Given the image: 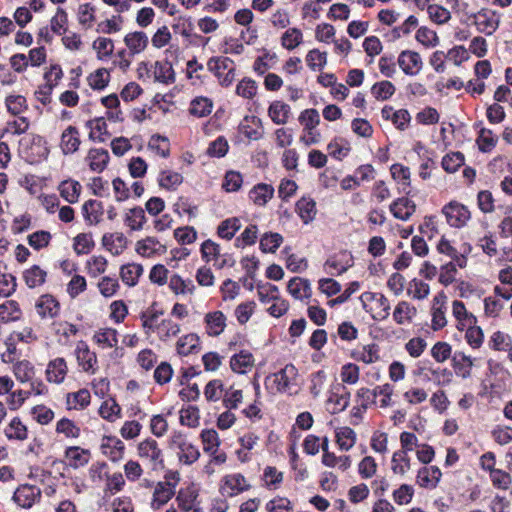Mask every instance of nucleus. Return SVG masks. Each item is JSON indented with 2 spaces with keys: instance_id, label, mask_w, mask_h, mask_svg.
<instances>
[{
  "instance_id": "nucleus-1",
  "label": "nucleus",
  "mask_w": 512,
  "mask_h": 512,
  "mask_svg": "<svg viewBox=\"0 0 512 512\" xmlns=\"http://www.w3.org/2000/svg\"><path fill=\"white\" fill-rule=\"evenodd\" d=\"M364 310L377 321L389 316L390 305L388 299L381 293L364 292L359 297Z\"/></svg>"
},
{
  "instance_id": "nucleus-2",
  "label": "nucleus",
  "mask_w": 512,
  "mask_h": 512,
  "mask_svg": "<svg viewBox=\"0 0 512 512\" xmlns=\"http://www.w3.org/2000/svg\"><path fill=\"white\" fill-rule=\"evenodd\" d=\"M208 70L218 79L220 85L230 86L235 79L234 62L228 57H213L207 63Z\"/></svg>"
},
{
  "instance_id": "nucleus-3",
  "label": "nucleus",
  "mask_w": 512,
  "mask_h": 512,
  "mask_svg": "<svg viewBox=\"0 0 512 512\" xmlns=\"http://www.w3.org/2000/svg\"><path fill=\"white\" fill-rule=\"evenodd\" d=\"M171 447L177 449L180 462L191 465L200 457L199 449L188 442L181 433H174L171 437Z\"/></svg>"
},
{
  "instance_id": "nucleus-4",
  "label": "nucleus",
  "mask_w": 512,
  "mask_h": 512,
  "mask_svg": "<svg viewBox=\"0 0 512 512\" xmlns=\"http://www.w3.org/2000/svg\"><path fill=\"white\" fill-rule=\"evenodd\" d=\"M393 385L386 383L384 385L376 386L373 390L368 388H360L357 391V397L361 401V405L365 406L367 403L375 402L378 394H383V398L380 399V407L386 408L392 405L391 396L393 394Z\"/></svg>"
},
{
  "instance_id": "nucleus-5",
  "label": "nucleus",
  "mask_w": 512,
  "mask_h": 512,
  "mask_svg": "<svg viewBox=\"0 0 512 512\" xmlns=\"http://www.w3.org/2000/svg\"><path fill=\"white\" fill-rule=\"evenodd\" d=\"M447 223L454 228H462L470 220L471 214L468 208L457 202L451 201L442 208Z\"/></svg>"
},
{
  "instance_id": "nucleus-6",
  "label": "nucleus",
  "mask_w": 512,
  "mask_h": 512,
  "mask_svg": "<svg viewBox=\"0 0 512 512\" xmlns=\"http://www.w3.org/2000/svg\"><path fill=\"white\" fill-rule=\"evenodd\" d=\"M474 24L477 30L486 35H492L498 28L500 20L495 12L482 9L478 13L473 15Z\"/></svg>"
},
{
  "instance_id": "nucleus-7",
  "label": "nucleus",
  "mask_w": 512,
  "mask_h": 512,
  "mask_svg": "<svg viewBox=\"0 0 512 512\" xmlns=\"http://www.w3.org/2000/svg\"><path fill=\"white\" fill-rule=\"evenodd\" d=\"M249 484L245 477L239 473L226 475L222 479L220 491L226 497H233L247 490Z\"/></svg>"
},
{
  "instance_id": "nucleus-8",
  "label": "nucleus",
  "mask_w": 512,
  "mask_h": 512,
  "mask_svg": "<svg viewBox=\"0 0 512 512\" xmlns=\"http://www.w3.org/2000/svg\"><path fill=\"white\" fill-rule=\"evenodd\" d=\"M75 356L78 365L84 372L91 374L95 373L97 368V357L96 354L89 349L85 342L80 341L77 343L75 348Z\"/></svg>"
},
{
  "instance_id": "nucleus-9",
  "label": "nucleus",
  "mask_w": 512,
  "mask_h": 512,
  "mask_svg": "<svg viewBox=\"0 0 512 512\" xmlns=\"http://www.w3.org/2000/svg\"><path fill=\"white\" fill-rule=\"evenodd\" d=\"M41 497V490L34 485H22L13 495L14 502L22 508H30Z\"/></svg>"
},
{
  "instance_id": "nucleus-10",
  "label": "nucleus",
  "mask_w": 512,
  "mask_h": 512,
  "mask_svg": "<svg viewBox=\"0 0 512 512\" xmlns=\"http://www.w3.org/2000/svg\"><path fill=\"white\" fill-rule=\"evenodd\" d=\"M138 454L151 465L152 469H156L157 466L162 463V453L155 440L146 439L140 442L138 445Z\"/></svg>"
},
{
  "instance_id": "nucleus-11",
  "label": "nucleus",
  "mask_w": 512,
  "mask_h": 512,
  "mask_svg": "<svg viewBox=\"0 0 512 512\" xmlns=\"http://www.w3.org/2000/svg\"><path fill=\"white\" fill-rule=\"evenodd\" d=\"M100 449L103 455L113 462H118L124 457L125 445L115 436H105L102 439Z\"/></svg>"
},
{
  "instance_id": "nucleus-12",
  "label": "nucleus",
  "mask_w": 512,
  "mask_h": 512,
  "mask_svg": "<svg viewBox=\"0 0 512 512\" xmlns=\"http://www.w3.org/2000/svg\"><path fill=\"white\" fill-rule=\"evenodd\" d=\"M123 42L130 54V56L138 55L144 52L149 44V38L147 34L143 31H133L127 33Z\"/></svg>"
},
{
  "instance_id": "nucleus-13",
  "label": "nucleus",
  "mask_w": 512,
  "mask_h": 512,
  "mask_svg": "<svg viewBox=\"0 0 512 512\" xmlns=\"http://www.w3.org/2000/svg\"><path fill=\"white\" fill-rule=\"evenodd\" d=\"M81 139L75 126H68L61 134L60 149L64 155L74 154L79 150Z\"/></svg>"
},
{
  "instance_id": "nucleus-14",
  "label": "nucleus",
  "mask_w": 512,
  "mask_h": 512,
  "mask_svg": "<svg viewBox=\"0 0 512 512\" xmlns=\"http://www.w3.org/2000/svg\"><path fill=\"white\" fill-rule=\"evenodd\" d=\"M398 65L406 75H416L422 68V59L417 52L402 51L398 56Z\"/></svg>"
},
{
  "instance_id": "nucleus-15",
  "label": "nucleus",
  "mask_w": 512,
  "mask_h": 512,
  "mask_svg": "<svg viewBox=\"0 0 512 512\" xmlns=\"http://www.w3.org/2000/svg\"><path fill=\"white\" fill-rule=\"evenodd\" d=\"M350 402V392L342 384H336L330 391L328 404L333 405L331 413L344 411Z\"/></svg>"
},
{
  "instance_id": "nucleus-16",
  "label": "nucleus",
  "mask_w": 512,
  "mask_h": 512,
  "mask_svg": "<svg viewBox=\"0 0 512 512\" xmlns=\"http://www.w3.org/2000/svg\"><path fill=\"white\" fill-rule=\"evenodd\" d=\"M109 153L102 148H91L86 157L85 163L89 166L90 170L95 173H101L109 163Z\"/></svg>"
},
{
  "instance_id": "nucleus-17",
  "label": "nucleus",
  "mask_w": 512,
  "mask_h": 512,
  "mask_svg": "<svg viewBox=\"0 0 512 512\" xmlns=\"http://www.w3.org/2000/svg\"><path fill=\"white\" fill-rule=\"evenodd\" d=\"M35 309L41 318H54L59 313L60 305L52 295L45 294L36 301Z\"/></svg>"
},
{
  "instance_id": "nucleus-18",
  "label": "nucleus",
  "mask_w": 512,
  "mask_h": 512,
  "mask_svg": "<svg viewBox=\"0 0 512 512\" xmlns=\"http://www.w3.org/2000/svg\"><path fill=\"white\" fill-rule=\"evenodd\" d=\"M68 366L64 358L58 357L47 364L46 378L50 383L60 384L64 381Z\"/></svg>"
},
{
  "instance_id": "nucleus-19",
  "label": "nucleus",
  "mask_w": 512,
  "mask_h": 512,
  "mask_svg": "<svg viewBox=\"0 0 512 512\" xmlns=\"http://www.w3.org/2000/svg\"><path fill=\"white\" fill-rule=\"evenodd\" d=\"M441 476V470L437 466L422 467L417 473V484L422 488L434 489Z\"/></svg>"
},
{
  "instance_id": "nucleus-20",
  "label": "nucleus",
  "mask_w": 512,
  "mask_h": 512,
  "mask_svg": "<svg viewBox=\"0 0 512 512\" xmlns=\"http://www.w3.org/2000/svg\"><path fill=\"white\" fill-rule=\"evenodd\" d=\"M65 459L71 468L78 469L89 463L91 453L89 450L79 446H72L65 450Z\"/></svg>"
},
{
  "instance_id": "nucleus-21",
  "label": "nucleus",
  "mask_w": 512,
  "mask_h": 512,
  "mask_svg": "<svg viewBox=\"0 0 512 512\" xmlns=\"http://www.w3.org/2000/svg\"><path fill=\"white\" fill-rule=\"evenodd\" d=\"M154 81L168 84L175 80L174 70L168 61H156L151 65V75Z\"/></svg>"
},
{
  "instance_id": "nucleus-22",
  "label": "nucleus",
  "mask_w": 512,
  "mask_h": 512,
  "mask_svg": "<svg viewBox=\"0 0 512 512\" xmlns=\"http://www.w3.org/2000/svg\"><path fill=\"white\" fill-rule=\"evenodd\" d=\"M86 126L89 129L90 140L103 143L109 139L108 125L104 118L91 119L86 123Z\"/></svg>"
},
{
  "instance_id": "nucleus-23",
  "label": "nucleus",
  "mask_w": 512,
  "mask_h": 512,
  "mask_svg": "<svg viewBox=\"0 0 512 512\" xmlns=\"http://www.w3.org/2000/svg\"><path fill=\"white\" fill-rule=\"evenodd\" d=\"M415 210V203L406 197L398 198L390 205L393 216L404 221L408 220Z\"/></svg>"
},
{
  "instance_id": "nucleus-24",
  "label": "nucleus",
  "mask_w": 512,
  "mask_h": 512,
  "mask_svg": "<svg viewBox=\"0 0 512 512\" xmlns=\"http://www.w3.org/2000/svg\"><path fill=\"white\" fill-rule=\"evenodd\" d=\"M58 191L63 199L68 203H77L82 191L81 184L73 179L62 181L58 186Z\"/></svg>"
},
{
  "instance_id": "nucleus-25",
  "label": "nucleus",
  "mask_w": 512,
  "mask_h": 512,
  "mask_svg": "<svg viewBox=\"0 0 512 512\" xmlns=\"http://www.w3.org/2000/svg\"><path fill=\"white\" fill-rule=\"evenodd\" d=\"M3 432L9 440L23 441L28 437V430L26 425L17 416L13 417L9 421Z\"/></svg>"
},
{
  "instance_id": "nucleus-26",
  "label": "nucleus",
  "mask_w": 512,
  "mask_h": 512,
  "mask_svg": "<svg viewBox=\"0 0 512 512\" xmlns=\"http://www.w3.org/2000/svg\"><path fill=\"white\" fill-rule=\"evenodd\" d=\"M160 187L167 190H175L183 182L181 173L172 169H162L157 178Z\"/></svg>"
},
{
  "instance_id": "nucleus-27",
  "label": "nucleus",
  "mask_w": 512,
  "mask_h": 512,
  "mask_svg": "<svg viewBox=\"0 0 512 512\" xmlns=\"http://www.w3.org/2000/svg\"><path fill=\"white\" fill-rule=\"evenodd\" d=\"M174 493V488L170 483L159 482L153 493L152 508L159 509L172 498Z\"/></svg>"
},
{
  "instance_id": "nucleus-28",
  "label": "nucleus",
  "mask_w": 512,
  "mask_h": 512,
  "mask_svg": "<svg viewBox=\"0 0 512 512\" xmlns=\"http://www.w3.org/2000/svg\"><path fill=\"white\" fill-rule=\"evenodd\" d=\"M352 358L365 364H372L379 360V348L376 344H369L353 350Z\"/></svg>"
},
{
  "instance_id": "nucleus-29",
  "label": "nucleus",
  "mask_w": 512,
  "mask_h": 512,
  "mask_svg": "<svg viewBox=\"0 0 512 512\" xmlns=\"http://www.w3.org/2000/svg\"><path fill=\"white\" fill-rule=\"evenodd\" d=\"M274 189L271 185L260 183L249 192L250 200L258 206H264L273 196Z\"/></svg>"
},
{
  "instance_id": "nucleus-30",
  "label": "nucleus",
  "mask_w": 512,
  "mask_h": 512,
  "mask_svg": "<svg viewBox=\"0 0 512 512\" xmlns=\"http://www.w3.org/2000/svg\"><path fill=\"white\" fill-rule=\"evenodd\" d=\"M290 295L300 301L311 297V287L308 280L293 277L290 278Z\"/></svg>"
},
{
  "instance_id": "nucleus-31",
  "label": "nucleus",
  "mask_w": 512,
  "mask_h": 512,
  "mask_svg": "<svg viewBox=\"0 0 512 512\" xmlns=\"http://www.w3.org/2000/svg\"><path fill=\"white\" fill-rule=\"evenodd\" d=\"M453 367L456 373L466 379L471 376V369L474 365L473 359L463 352H456L452 358Z\"/></svg>"
},
{
  "instance_id": "nucleus-32",
  "label": "nucleus",
  "mask_w": 512,
  "mask_h": 512,
  "mask_svg": "<svg viewBox=\"0 0 512 512\" xmlns=\"http://www.w3.org/2000/svg\"><path fill=\"white\" fill-rule=\"evenodd\" d=\"M92 49L100 61L108 60L114 52V42L107 37H97L92 43Z\"/></svg>"
},
{
  "instance_id": "nucleus-33",
  "label": "nucleus",
  "mask_w": 512,
  "mask_h": 512,
  "mask_svg": "<svg viewBox=\"0 0 512 512\" xmlns=\"http://www.w3.org/2000/svg\"><path fill=\"white\" fill-rule=\"evenodd\" d=\"M225 321L226 318L221 311L208 313L205 317L208 334L211 336L220 335L226 326Z\"/></svg>"
},
{
  "instance_id": "nucleus-34",
  "label": "nucleus",
  "mask_w": 512,
  "mask_h": 512,
  "mask_svg": "<svg viewBox=\"0 0 512 512\" xmlns=\"http://www.w3.org/2000/svg\"><path fill=\"white\" fill-rule=\"evenodd\" d=\"M199 350V337L194 333L187 334L177 341V351L180 355L187 356L197 353Z\"/></svg>"
},
{
  "instance_id": "nucleus-35",
  "label": "nucleus",
  "mask_w": 512,
  "mask_h": 512,
  "mask_svg": "<svg viewBox=\"0 0 512 512\" xmlns=\"http://www.w3.org/2000/svg\"><path fill=\"white\" fill-rule=\"evenodd\" d=\"M136 251L140 256H153L155 254H164L166 252V248L154 238H146L143 241L138 242Z\"/></svg>"
},
{
  "instance_id": "nucleus-36",
  "label": "nucleus",
  "mask_w": 512,
  "mask_h": 512,
  "mask_svg": "<svg viewBox=\"0 0 512 512\" xmlns=\"http://www.w3.org/2000/svg\"><path fill=\"white\" fill-rule=\"evenodd\" d=\"M13 373L16 379L21 383L32 381L36 371L34 365L28 360L17 361L13 366Z\"/></svg>"
},
{
  "instance_id": "nucleus-37",
  "label": "nucleus",
  "mask_w": 512,
  "mask_h": 512,
  "mask_svg": "<svg viewBox=\"0 0 512 512\" xmlns=\"http://www.w3.org/2000/svg\"><path fill=\"white\" fill-rule=\"evenodd\" d=\"M416 308L410 305L408 302L401 301L395 307L393 312V318L397 324L403 325L410 323L413 317L416 315Z\"/></svg>"
},
{
  "instance_id": "nucleus-38",
  "label": "nucleus",
  "mask_w": 512,
  "mask_h": 512,
  "mask_svg": "<svg viewBox=\"0 0 512 512\" xmlns=\"http://www.w3.org/2000/svg\"><path fill=\"white\" fill-rule=\"evenodd\" d=\"M213 102L207 97H196L190 103L189 113L195 117H206L212 112Z\"/></svg>"
},
{
  "instance_id": "nucleus-39",
  "label": "nucleus",
  "mask_w": 512,
  "mask_h": 512,
  "mask_svg": "<svg viewBox=\"0 0 512 512\" xmlns=\"http://www.w3.org/2000/svg\"><path fill=\"white\" fill-rule=\"evenodd\" d=\"M83 216L89 224H97L103 214L102 204L97 200H88L82 207Z\"/></svg>"
},
{
  "instance_id": "nucleus-40",
  "label": "nucleus",
  "mask_w": 512,
  "mask_h": 512,
  "mask_svg": "<svg viewBox=\"0 0 512 512\" xmlns=\"http://www.w3.org/2000/svg\"><path fill=\"white\" fill-rule=\"evenodd\" d=\"M254 359L251 353L242 351L237 355H234L230 360L231 369L240 374L247 372V369L252 368Z\"/></svg>"
},
{
  "instance_id": "nucleus-41",
  "label": "nucleus",
  "mask_w": 512,
  "mask_h": 512,
  "mask_svg": "<svg viewBox=\"0 0 512 512\" xmlns=\"http://www.w3.org/2000/svg\"><path fill=\"white\" fill-rule=\"evenodd\" d=\"M22 311L14 300H8L0 304V320L2 322L17 321L21 318Z\"/></svg>"
},
{
  "instance_id": "nucleus-42",
  "label": "nucleus",
  "mask_w": 512,
  "mask_h": 512,
  "mask_svg": "<svg viewBox=\"0 0 512 512\" xmlns=\"http://www.w3.org/2000/svg\"><path fill=\"white\" fill-rule=\"evenodd\" d=\"M265 384L267 389L273 394L285 391L288 386V376L285 369L268 376Z\"/></svg>"
},
{
  "instance_id": "nucleus-43",
  "label": "nucleus",
  "mask_w": 512,
  "mask_h": 512,
  "mask_svg": "<svg viewBox=\"0 0 512 512\" xmlns=\"http://www.w3.org/2000/svg\"><path fill=\"white\" fill-rule=\"evenodd\" d=\"M322 463L330 468H338L341 471H346L351 467L350 456H336L334 453L326 452L322 455Z\"/></svg>"
},
{
  "instance_id": "nucleus-44",
  "label": "nucleus",
  "mask_w": 512,
  "mask_h": 512,
  "mask_svg": "<svg viewBox=\"0 0 512 512\" xmlns=\"http://www.w3.org/2000/svg\"><path fill=\"white\" fill-rule=\"evenodd\" d=\"M295 211L304 223L311 221L316 214L315 202L311 198H301L295 206Z\"/></svg>"
},
{
  "instance_id": "nucleus-45",
  "label": "nucleus",
  "mask_w": 512,
  "mask_h": 512,
  "mask_svg": "<svg viewBox=\"0 0 512 512\" xmlns=\"http://www.w3.org/2000/svg\"><path fill=\"white\" fill-rule=\"evenodd\" d=\"M452 314L458 320L461 326H470L476 324V317L466 310L463 302L455 300L452 304Z\"/></svg>"
},
{
  "instance_id": "nucleus-46",
  "label": "nucleus",
  "mask_w": 512,
  "mask_h": 512,
  "mask_svg": "<svg viewBox=\"0 0 512 512\" xmlns=\"http://www.w3.org/2000/svg\"><path fill=\"white\" fill-rule=\"evenodd\" d=\"M5 105L9 113L19 116L28 110L26 98L20 94H10L5 99Z\"/></svg>"
},
{
  "instance_id": "nucleus-47",
  "label": "nucleus",
  "mask_w": 512,
  "mask_h": 512,
  "mask_svg": "<svg viewBox=\"0 0 512 512\" xmlns=\"http://www.w3.org/2000/svg\"><path fill=\"white\" fill-rule=\"evenodd\" d=\"M148 149L157 156L167 158L170 154L169 140L160 135H153L148 142Z\"/></svg>"
},
{
  "instance_id": "nucleus-48",
  "label": "nucleus",
  "mask_w": 512,
  "mask_h": 512,
  "mask_svg": "<svg viewBox=\"0 0 512 512\" xmlns=\"http://www.w3.org/2000/svg\"><path fill=\"white\" fill-rule=\"evenodd\" d=\"M356 441V434L350 427H340L336 430V442L341 450H350Z\"/></svg>"
},
{
  "instance_id": "nucleus-49",
  "label": "nucleus",
  "mask_w": 512,
  "mask_h": 512,
  "mask_svg": "<svg viewBox=\"0 0 512 512\" xmlns=\"http://www.w3.org/2000/svg\"><path fill=\"white\" fill-rule=\"evenodd\" d=\"M88 85L94 90L104 89L110 81V71L99 68L87 77Z\"/></svg>"
},
{
  "instance_id": "nucleus-50",
  "label": "nucleus",
  "mask_w": 512,
  "mask_h": 512,
  "mask_svg": "<svg viewBox=\"0 0 512 512\" xmlns=\"http://www.w3.org/2000/svg\"><path fill=\"white\" fill-rule=\"evenodd\" d=\"M392 471L394 474L405 475L410 469V458L406 451L398 450L392 456Z\"/></svg>"
},
{
  "instance_id": "nucleus-51",
  "label": "nucleus",
  "mask_w": 512,
  "mask_h": 512,
  "mask_svg": "<svg viewBox=\"0 0 512 512\" xmlns=\"http://www.w3.org/2000/svg\"><path fill=\"white\" fill-rule=\"evenodd\" d=\"M94 340L104 348H113L118 344L117 331L112 328H103L94 335Z\"/></svg>"
},
{
  "instance_id": "nucleus-52",
  "label": "nucleus",
  "mask_w": 512,
  "mask_h": 512,
  "mask_svg": "<svg viewBox=\"0 0 512 512\" xmlns=\"http://www.w3.org/2000/svg\"><path fill=\"white\" fill-rule=\"evenodd\" d=\"M268 114L275 124H285L288 119V107L282 101H274L270 104Z\"/></svg>"
},
{
  "instance_id": "nucleus-53",
  "label": "nucleus",
  "mask_w": 512,
  "mask_h": 512,
  "mask_svg": "<svg viewBox=\"0 0 512 512\" xmlns=\"http://www.w3.org/2000/svg\"><path fill=\"white\" fill-rule=\"evenodd\" d=\"M156 331L160 340L167 341L178 335L180 326L170 319H165L157 325Z\"/></svg>"
},
{
  "instance_id": "nucleus-54",
  "label": "nucleus",
  "mask_w": 512,
  "mask_h": 512,
  "mask_svg": "<svg viewBox=\"0 0 512 512\" xmlns=\"http://www.w3.org/2000/svg\"><path fill=\"white\" fill-rule=\"evenodd\" d=\"M142 272H143V269H142L141 265L132 263V264L123 265L121 267L120 275H121L122 281L125 284H127L129 286H134L137 283V280H138L139 276L142 274Z\"/></svg>"
},
{
  "instance_id": "nucleus-55",
  "label": "nucleus",
  "mask_w": 512,
  "mask_h": 512,
  "mask_svg": "<svg viewBox=\"0 0 512 512\" xmlns=\"http://www.w3.org/2000/svg\"><path fill=\"white\" fill-rule=\"evenodd\" d=\"M120 413V406L112 398L105 400L99 408L101 417L110 422H114L116 419L120 418Z\"/></svg>"
},
{
  "instance_id": "nucleus-56",
  "label": "nucleus",
  "mask_w": 512,
  "mask_h": 512,
  "mask_svg": "<svg viewBox=\"0 0 512 512\" xmlns=\"http://www.w3.org/2000/svg\"><path fill=\"white\" fill-rule=\"evenodd\" d=\"M94 245L95 243L90 233H80L73 240V248L77 254H89Z\"/></svg>"
},
{
  "instance_id": "nucleus-57",
  "label": "nucleus",
  "mask_w": 512,
  "mask_h": 512,
  "mask_svg": "<svg viewBox=\"0 0 512 512\" xmlns=\"http://www.w3.org/2000/svg\"><path fill=\"white\" fill-rule=\"evenodd\" d=\"M488 344L495 351H508L512 347V339L510 335L496 331L491 335Z\"/></svg>"
},
{
  "instance_id": "nucleus-58",
  "label": "nucleus",
  "mask_w": 512,
  "mask_h": 512,
  "mask_svg": "<svg viewBox=\"0 0 512 512\" xmlns=\"http://www.w3.org/2000/svg\"><path fill=\"white\" fill-rule=\"evenodd\" d=\"M352 260L353 258H346L345 262H342L338 258H328L324 264V269L332 276L340 275L353 265Z\"/></svg>"
},
{
  "instance_id": "nucleus-59",
  "label": "nucleus",
  "mask_w": 512,
  "mask_h": 512,
  "mask_svg": "<svg viewBox=\"0 0 512 512\" xmlns=\"http://www.w3.org/2000/svg\"><path fill=\"white\" fill-rule=\"evenodd\" d=\"M46 279V272L39 266H32L24 272V280L30 288L42 285Z\"/></svg>"
},
{
  "instance_id": "nucleus-60",
  "label": "nucleus",
  "mask_w": 512,
  "mask_h": 512,
  "mask_svg": "<svg viewBox=\"0 0 512 512\" xmlns=\"http://www.w3.org/2000/svg\"><path fill=\"white\" fill-rule=\"evenodd\" d=\"M30 121L27 117L19 116L14 120L8 121L4 128V133L11 135H21L28 131Z\"/></svg>"
},
{
  "instance_id": "nucleus-61",
  "label": "nucleus",
  "mask_w": 512,
  "mask_h": 512,
  "mask_svg": "<svg viewBox=\"0 0 512 512\" xmlns=\"http://www.w3.org/2000/svg\"><path fill=\"white\" fill-rule=\"evenodd\" d=\"M162 314V311L155 310L153 306L141 313L140 318L142 326L146 329V334H149L150 331L157 330V325H159L158 319Z\"/></svg>"
},
{
  "instance_id": "nucleus-62",
  "label": "nucleus",
  "mask_w": 512,
  "mask_h": 512,
  "mask_svg": "<svg viewBox=\"0 0 512 512\" xmlns=\"http://www.w3.org/2000/svg\"><path fill=\"white\" fill-rule=\"evenodd\" d=\"M95 7L90 3L81 4L78 7L77 17L80 25L90 28L95 21Z\"/></svg>"
},
{
  "instance_id": "nucleus-63",
  "label": "nucleus",
  "mask_w": 512,
  "mask_h": 512,
  "mask_svg": "<svg viewBox=\"0 0 512 512\" xmlns=\"http://www.w3.org/2000/svg\"><path fill=\"white\" fill-rule=\"evenodd\" d=\"M67 23V13L63 8L58 7L55 15L50 20L51 30L57 35H62L67 30Z\"/></svg>"
},
{
  "instance_id": "nucleus-64",
  "label": "nucleus",
  "mask_w": 512,
  "mask_h": 512,
  "mask_svg": "<svg viewBox=\"0 0 512 512\" xmlns=\"http://www.w3.org/2000/svg\"><path fill=\"white\" fill-rule=\"evenodd\" d=\"M241 223L238 218L226 219L218 227V235L224 239L230 240L240 229Z\"/></svg>"
}]
</instances>
